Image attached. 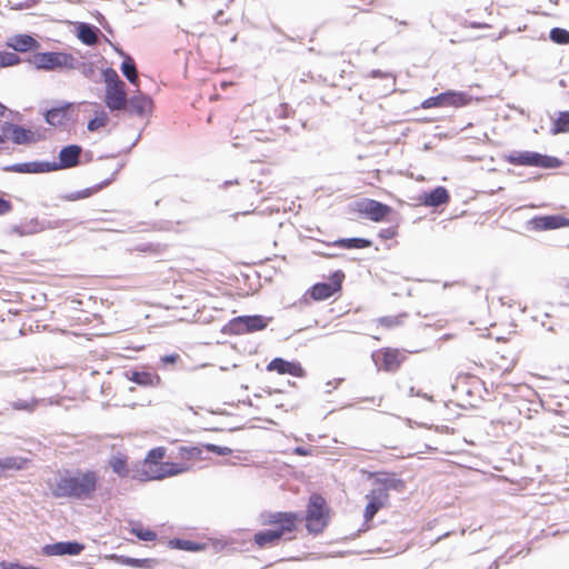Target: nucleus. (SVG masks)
Here are the masks:
<instances>
[{
	"label": "nucleus",
	"mask_w": 569,
	"mask_h": 569,
	"mask_svg": "<svg viewBox=\"0 0 569 569\" xmlns=\"http://www.w3.org/2000/svg\"><path fill=\"white\" fill-rule=\"evenodd\" d=\"M52 497L74 500L91 499L98 488V475L94 471L60 470L48 480Z\"/></svg>",
	"instance_id": "f257e3e1"
},
{
	"label": "nucleus",
	"mask_w": 569,
	"mask_h": 569,
	"mask_svg": "<svg viewBox=\"0 0 569 569\" xmlns=\"http://www.w3.org/2000/svg\"><path fill=\"white\" fill-rule=\"evenodd\" d=\"M164 455L166 449L163 447H157L149 451L142 463V480H160L166 477L182 473L189 469L186 465L161 462Z\"/></svg>",
	"instance_id": "f03ea898"
},
{
	"label": "nucleus",
	"mask_w": 569,
	"mask_h": 569,
	"mask_svg": "<svg viewBox=\"0 0 569 569\" xmlns=\"http://www.w3.org/2000/svg\"><path fill=\"white\" fill-rule=\"evenodd\" d=\"M297 515L293 512H273L268 516L267 523L274 526L254 535V542L259 547H267L278 541L284 533L296 529Z\"/></svg>",
	"instance_id": "7ed1b4c3"
},
{
	"label": "nucleus",
	"mask_w": 569,
	"mask_h": 569,
	"mask_svg": "<svg viewBox=\"0 0 569 569\" xmlns=\"http://www.w3.org/2000/svg\"><path fill=\"white\" fill-rule=\"evenodd\" d=\"M503 158L508 163L513 166L553 169L561 164V161L558 158L535 151H511Z\"/></svg>",
	"instance_id": "20e7f679"
},
{
	"label": "nucleus",
	"mask_w": 569,
	"mask_h": 569,
	"mask_svg": "<svg viewBox=\"0 0 569 569\" xmlns=\"http://www.w3.org/2000/svg\"><path fill=\"white\" fill-rule=\"evenodd\" d=\"M31 63L43 70L68 69L77 66V58L66 52H39L33 56Z\"/></svg>",
	"instance_id": "39448f33"
},
{
	"label": "nucleus",
	"mask_w": 569,
	"mask_h": 569,
	"mask_svg": "<svg viewBox=\"0 0 569 569\" xmlns=\"http://www.w3.org/2000/svg\"><path fill=\"white\" fill-rule=\"evenodd\" d=\"M267 326L268 319L262 316H240L229 321L227 329L230 333L242 335L246 332L263 330Z\"/></svg>",
	"instance_id": "423d86ee"
},
{
	"label": "nucleus",
	"mask_w": 569,
	"mask_h": 569,
	"mask_svg": "<svg viewBox=\"0 0 569 569\" xmlns=\"http://www.w3.org/2000/svg\"><path fill=\"white\" fill-rule=\"evenodd\" d=\"M325 499L312 495L307 511V528L311 532H319L325 526Z\"/></svg>",
	"instance_id": "0eeeda50"
},
{
	"label": "nucleus",
	"mask_w": 569,
	"mask_h": 569,
	"mask_svg": "<svg viewBox=\"0 0 569 569\" xmlns=\"http://www.w3.org/2000/svg\"><path fill=\"white\" fill-rule=\"evenodd\" d=\"M82 148L78 144H69L63 147L59 152V162H49V172L73 168L79 163Z\"/></svg>",
	"instance_id": "6e6552de"
},
{
	"label": "nucleus",
	"mask_w": 569,
	"mask_h": 569,
	"mask_svg": "<svg viewBox=\"0 0 569 569\" xmlns=\"http://www.w3.org/2000/svg\"><path fill=\"white\" fill-rule=\"evenodd\" d=\"M569 226V219L561 216H537L526 222L527 230L545 231Z\"/></svg>",
	"instance_id": "1a4fd4ad"
},
{
	"label": "nucleus",
	"mask_w": 569,
	"mask_h": 569,
	"mask_svg": "<svg viewBox=\"0 0 569 569\" xmlns=\"http://www.w3.org/2000/svg\"><path fill=\"white\" fill-rule=\"evenodd\" d=\"M345 274L341 271H337L332 274L330 282L316 283L311 288V297L315 300L321 301L330 298L337 291L341 289L342 279Z\"/></svg>",
	"instance_id": "9d476101"
},
{
	"label": "nucleus",
	"mask_w": 569,
	"mask_h": 569,
	"mask_svg": "<svg viewBox=\"0 0 569 569\" xmlns=\"http://www.w3.org/2000/svg\"><path fill=\"white\" fill-rule=\"evenodd\" d=\"M372 359L379 369L396 371L405 360V356H402L399 350L386 349L373 353Z\"/></svg>",
	"instance_id": "9b49d317"
},
{
	"label": "nucleus",
	"mask_w": 569,
	"mask_h": 569,
	"mask_svg": "<svg viewBox=\"0 0 569 569\" xmlns=\"http://www.w3.org/2000/svg\"><path fill=\"white\" fill-rule=\"evenodd\" d=\"M358 210L376 222L382 221L391 212L389 206L371 199L358 202Z\"/></svg>",
	"instance_id": "f8f14e48"
},
{
	"label": "nucleus",
	"mask_w": 569,
	"mask_h": 569,
	"mask_svg": "<svg viewBox=\"0 0 569 569\" xmlns=\"http://www.w3.org/2000/svg\"><path fill=\"white\" fill-rule=\"evenodd\" d=\"M127 100L126 84L106 88L104 102L111 111L123 110L127 107Z\"/></svg>",
	"instance_id": "ddd939ff"
},
{
	"label": "nucleus",
	"mask_w": 569,
	"mask_h": 569,
	"mask_svg": "<svg viewBox=\"0 0 569 569\" xmlns=\"http://www.w3.org/2000/svg\"><path fill=\"white\" fill-rule=\"evenodd\" d=\"M366 499L368 503L365 509L363 517L367 521L371 520L377 512L387 507L389 502V493H385L380 490H371L368 495H366Z\"/></svg>",
	"instance_id": "4468645a"
},
{
	"label": "nucleus",
	"mask_w": 569,
	"mask_h": 569,
	"mask_svg": "<svg viewBox=\"0 0 569 569\" xmlns=\"http://www.w3.org/2000/svg\"><path fill=\"white\" fill-rule=\"evenodd\" d=\"M84 549V546L77 541H60L51 545H46L42 552L46 556H77Z\"/></svg>",
	"instance_id": "2eb2a0df"
},
{
	"label": "nucleus",
	"mask_w": 569,
	"mask_h": 569,
	"mask_svg": "<svg viewBox=\"0 0 569 569\" xmlns=\"http://www.w3.org/2000/svg\"><path fill=\"white\" fill-rule=\"evenodd\" d=\"M268 371H277L280 375H291L293 377H303L305 370L296 361H288L283 358H274L267 365Z\"/></svg>",
	"instance_id": "dca6fc26"
},
{
	"label": "nucleus",
	"mask_w": 569,
	"mask_h": 569,
	"mask_svg": "<svg viewBox=\"0 0 569 569\" xmlns=\"http://www.w3.org/2000/svg\"><path fill=\"white\" fill-rule=\"evenodd\" d=\"M2 132L4 134L9 133L12 142L16 144H29L36 141L34 133L31 130L11 122L3 123Z\"/></svg>",
	"instance_id": "f3484780"
},
{
	"label": "nucleus",
	"mask_w": 569,
	"mask_h": 569,
	"mask_svg": "<svg viewBox=\"0 0 569 569\" xmlns=\"http://www.w3.org/2000/svg\"><path fill=\"white\" fill-rule=\"evenodd\" d=\"M128 111L139 117H146L152 110L153 102L147 94L139 92L127 100Z\"/></svg>",
	"instance_id": "a211bd4d"
},
{
	"label": "nucleus",
	"mask_w": 569,
	"mask_h": 569,
	"mask_svg": "<svg viewBox=\"0 0 569 569\" xmlns=\"http://www.w3.org/2000/svg\"><path fill=\"white\" fill-rule=\"evenodd\" d=\"M49 161H31L23 163H14L2 168L6 172L18 173H44L49 172Z\"/></svg>",
	"instance_id": "6ab92c4d"
},
{
	"label": "nucleus",
	"mask_w": 569,
	"mask_h": 569,
	"mask_svg": "<svg viewBox=\"0 0 569 569\" xmlns=\"http://www.w3.org/2000/svg\"><path fill=\"white\" fill-rule=\"evenodd\" d=\"M127 377L141 387H157L160 383V377L149 371L132 370L127 372Z\"/></svg>",
	"instance_id": "aec40b11"
},
{
	"label": "nucleus",
	"mask_w": 569,
	"mask_h": 569,
	"mask_svg": "<svg viewBox=\"0 0 569 569\" xmlns=\"http://www.w3.org/2000/svg\"><path fill=\"white\" fill-rule=\"evenodd\" d=\"M375 488L372 490H380L389 493L390 490L402 491L405 483L401 479L389 476H377L373 481Z\"/></svg>",
	"instance_id": "412c9836"
},
{
	"label": "nucleus",
	"mask_w": 569,
	"mask_h": 569,
	"mask_svg": "<svg viewBox=\"0 0 569 569\" xmlns=\"http://www.w3.org/2000/svg\"><path fill=\"white\" fill-rule=\"evenodd\" d=\"M100 33L99 28L92 24L81 22L78 26V38L87 46H94Z\"/></svg>",
	"instance_id": "4be33fe9"
},
{
	"label": "nucleus",
	"mask_w": 569,
	"mask_h": 569,
	"mask_svg": "<svg viewBox=\"0 0 569 569\" xmlns=\"http://www.w3.org/2000/svg\"><path fill=\"white\" fill-rule=\"evenodd\" d=\"M118 53L123 57V61L121 63V72L131 84L137 86L139 82V76L133 59L122 50H118Z\"/></svg>",
	"instance_id": "5701e85b"
},
{
	"label": "nucleus",
	"mask_w": 569,
	"mask_h": 569,
	"mask_svg": "<svg viewBox=\"0 0 569 569\" xmlns=\"http://www.w3.org/2000/svg\"><path fill=\"white\" fill-rule=\"evenodd\" d=\"M449 193L445 187H437L423 197V202L429 207H439L449 202Z\"/></svg>",
	"instance_id": "b1692460"
},
{
	"label": "nucleus",
	"mask_w": 569,
	"mask_h": 569,
	"mask_svg": "<svg viewBox=\"0 0 569 569\" xmlns=\"http://www.w3.org/2000/svg\"><path fill=\"white\" fill-rule=\"evenodd\" d=\"M70 103H67L63 107H57L47 110L44 113L46 122L52 127H59L64 124V122L67 121V111L70 108Z\"/></svg>",
	"instance_id": "393cba45"
},
{
	"label": "nucleus",
	"mask_w": 569,
	"mask_h": 569,
	"mask_svg": "<svg viewBox=\"0 0 569 569\" xmlns=\"http://www.w3.org/2000/svg\"><path fill=\"white\" fill-rule=\"evenodd\" d=\"M28 460L22 457H4L0 458V478L8 471L22 470L26 468Z\"/></svg>",
	"instance_id": "a878e982"
},
{
	"label": "nucleus",
	"mask_w": 569,
	"mask_h": 569,
	"mask_svg": "<svg viewBox=\"0 0 569 569\" xmlns=\"http://www.w3.org/2000/svg\"><path fill=\"white\" fill-rule=\"evenodd\" d=\"M9 46L16 51L26 52L37 48L39 44L36 39L28 34H18L11 38Z\"/></svg>",
	"instance_id": "bb28decb"
},
{
	"label": "nucleus",
	"mask_w": 569,
	"mask_h": 569,
	"mask_svg": "<svg viewBox=\"0 0 569 569\" xmlns=\"http://www.w3.org/2000/svg\"><path fill=\"white\" fill-rule=\"evenodd\" d=\"M443 107H461L469 102L467 93L457 91H446L441 93Z\"/></svg>",
	"instance_id": "cd10ccee"
},
{
	"label": "nucleus",
	"mask_w": 569,
	"mask_h": 569,
	"mask_svg": "<svg viewBox=\"0 0 569 569\" xmlns=\"http://www.w3.org/2000/svg\"><path fill=\"white\" fill-rule=\"evenodd\" d=\"M109 182H110V180H106L102 183L97 184V186H94L92 188H87V189H83V190H80V191L71 192V193L64 196V199L68 200V201H76V200H79V199L88 198V197L92 196L94 192L99 191L104 186L109 184Z\"/></svg>",
	"instance_id": "c85d7f7f"
},
{
	"label": "nucleus",
	"mask_w": 569,
	"mask_h": 569,
	"mask_svg": "<svg viewBox=\"0 0 569 569\" xmlns=\"http://www.w3.org/2000/svg\"><path fill=\"white\" fill-rule=\"evenodd\" d=\"M336 244L347 249H363L371 246V241L363 238H347L336 241Z\"/></svg>",
	"instance_id": "c756f323"
},
{
	"label": "nucleus",
	"mask_w": 569,
	"mask_h": 569,
	"mask_svg": "<svg viewBox=\"0 0 569 569\" xmlns=\"http://www.w3.org/2000/svg\"><path fill=\"white\" fill-rule=\"evenodd\" d=\"M109 466L114 473L120 477H126L129 473L127 459L123 456H113L109 460Z\"/></svg>",
	"instance_id": "7c9ffc66"
},
{
	"label": "nucleus",
	"mask_w": 569,
	"mask_h": 569,
	"mask_svg": "<svg viewBox=\"0 0 569 569\" xmlns=\"http://www.w3.org/2000/svg\"><path fill=\"white\" fill-rule=\"evenodd\" d=\"M551 131L553 134L569 132V111L559 112Z\"/></svg>",
	"instance_id": "2f4dec72"
},
{
	"label": "nucleus",
	"mask_w": 569,
	"mask_h": 569,
	"mask_svg": "<svg viewBox=\"0 0 569 569\" xmlns=\"http://www.w3.org/2000/svg\"><path fill=\"white\" fill-rule=\"evenodd\" d=\"M170 543L180 550L186 551H198L202 549V546L198 542L191 541V540H184V539H174L171 540Z\"/></svg>",
	"instance_id": "473e14b6"
},
{
	"label": "nucleus",
	"mask_w": 569,
	"mask_h": 569,
	"mask_svg": "<svg viewBox=\"0 0 569 569\" xmlns=\"http://www.w3.org/2000/svg\"><path fill=\"white\" fill-rule=\"evenodd\" d=\"M107 122L108 114L106 113V111H100L97 112L96 117L88 122L87 128L89 131H97L98 129L104 127Z\"/></svg>",
	"instance_id": "72a5a7b5"
},
{
	"label": "nucleus",
	"mask_w": 569,
	"mask_h": 569,
	"mask_svg": "<svg viewBox=\"0 0 569 569\" xmlns=\"http://www.w3.org/2000/svg\"><path fill=\"white\" fill-rule=\"evenodd\" d=\"M550 39L558 44L569 43V31L561 28H552L550 30Z\"/></svg>",
	"instance_id": "f704fd0d"
},
{
	"label": "nucleus",
	"mask_w": 569,
	"mask_h": 569,
	"mask_svg": "<svg viewBox=\"0 0 569 569\" xmlns=\"http://www.w3.org/2000/svg\"><path fill=\"white\" fill-rule=\"evenodd\" d=\"M103 78H104V82H106V88L107 87H112V86H124L126 83L119 78L118 73L116 72V70L111 69V68H107L104 71H103Z\"/></svg>",
	"instance_id": "c9c22d12"
},
{
	"label": "nucleus",
	"mask_w": 569,
	"mask_h": 569,
	"mask_svg": "<svg viewBox=\"0 0 569 569\" xmlns=\"http://www.w3.org/2000/svg\"><path fill=\"white\" fill-rule=\"evenodd\" d=\"M202 450L199 447H180L179 455L182 458L187 459H199L201 457Z\"/></svg>",
	"instance_id": "e433bc0d"
},
{
	"label": "nucleus",
	"mask_w": 569,
	"mask_h": 569,
	"mask_svg": "<svg viewBox=\"0 0 569 569\" xmlns=\"http://www.w3.org/2000/svg\"><path fill=\"white\" fill-rule=\"evenodd\" d=\"M132 532L143 541H153L157 538L156 532L149 529L133 528Z\"/></svg>",
	"instance_id": "4c0bfd02"
},
{
	"label": "nucleus",
	"mask_w": 569,
	"mask_h": 569,
	"mask_svg": "<svg viewBox=\"0 0 569 569\" xmlns=\"http://www.w3.org/2000/svg\"><path fill=\"white\" fill-rule=\"evenodd\" d=\"M72 69L79 70L86 78H91L94 73V68L91 63H86L77 59V66Z\"/></svg>",
	"instance_id": "58836bf2"
},
{
	"label": "nucleus",
	"mask_w": 569,
	"mask_h": 569,
	"mask_svg": "<svg viewBox=\"0 0 569 569\" xmlns=\"http://www.w3.org/2000/svg\"><path fill=\"white\" fill-rule=\"evenodd\" d=\"M37 401H27V400H17L11 403V407L16 410H26L33 411L36 408Z\"/></svg>",
	"instance_id": "ea45409f"
},
{
	"label": "nucleus",
	"mask_w": 569,
	"mask_h": 569,
	"mask_svg": "<svg viewBox=\"0 0 569 569\" xmlns=\"http://www.w3.org/2000/svg\"><path fill=\"white\" fill-rule=\"evenodd\" d=\"M19 61H20L19 56L13 52H7V53L2 54L0 58L1 66H3V67L14 66V64L19 63Z\"/></svg>",
	"instance_id": "a19ab883"
},
{
	"label": "nucleus",
	"mask_w": 569,
	"mask_h": 569,
	"mask_svg": "<svg viewBox=\"0 0 569 569\" xmlns=\"http://www.w3.org/2000/svg\"><path fill=\"white\" fill-rule=\"evenodd\" d=\"M204 448L208 451L217 453L219 456H228L232 452V450L229 447L217 446L213 443H207L204 445Z\"/></svg>",
	"instance_id": "79ce46f5"
},
{
	"label": "nucleus",
	"mask_w": 569,
	"mask_h": 569,
	"mask_svg": "<svg viewBox=\"0 0 569 569\" xmlns=\"http://www.w3.org/2000/svg\"><path fill=\"white\" fill-rule=\"evenodd\" d=\"M442 99H443V97H441V93H440L436 97H430V98L426 99L421 106L425 109L433 108V107H443Z\"/></svg>",
	"instance_id": "37998d69"
},
{
	"label": "nucleus",
	"mask_w": 569,
	"mask_h": 569,
	"mask_svg": "<svg viewBox=\"0 0 569 569\" xmlns=\"http://www.w3.org/2000/svg\"><path fill=\"white\" fill-rule=\"evenodd\" d=\"M379 322L388 328H392L395 326L400 325V317H382L379 319Z\"/></svg>",
	"instance_id": "c03bdc74"
},
{
	"label": "nucleus",
	"mask_w": 569,
	"mask_h": 569,
	"mask_svg": "<svg viewBox=\"0 0 569 569\" xmlns=\"http://www.w3.org/2000/svg\"><path fill=\"white\" fill-rule=\"evenodd\" d=\"M180 359L178 353L166 355L160 358V361L163 366L174 365Z\"/></svg>",
	"instance_id": "a18cd8bd"
},
{
	"label": "nucleus",
	"mask_w": 569,
	"mask_h": 569,
	"mask_svg": "<svg viewBox=\"0 0 569 569\" xmlns=\"http://www.w3.org/2000/svg\"><path fill=\"white\" fill-rule=\"evenodd\" d=\"M11 210V203L0 198V214H6Z\"/></svg>",
	"instance_id": "49530a36"
},
{
	"label": "nucleus",
	"mask_w": 569,
	"mask_h": 569,
	"mask_svg": "<svg viewBox=\"0 0 569 569\" xmlns=\"http://www.w3.org/2000/svg\"><path fill=\"white\" fill-rule=\"evenodd\" d=\"M293 452L299 456H308L311 453V449L306 447H296Z\"/></svg>",
	"instance_id": "de8ad7c7"
},
{
	"label": "nucleus",
	"mask_w": 569,
	"mask_h": 569,
	"mask_svg": "<svg viewBox=\"0 0 569 569\" xmlns=\"http://www.w3.org/2000/svg\"><path fill=\"white\" fill-rule=\"evenodd\" d=\"M380 236L383 238V239H390L395 236V231L392 229H385L380 232Z\"/></svg>",
	"instance_id": "09e8293b"
},
{
	"label": "nucleus",
	"mask_w": 569,
	"mask_h": 569,
	"mask_svg": "<svg viewBox=\"0 0 569 569\" xmlns=\"http://www.w3.org/2000/svg\"><path fill=\"white\" fill-rule=\"evenodd\" d=\"M27 370L26 369H22V370H13V371H4L2 372V376L4 377H10V376H17L18 373L20 372H26Z\"/></svg>",
	"instance_id": "8fccbe9b"
},
{
	"label": "nucleus",
	"mask_w": 569,
	"mask_h": 569,
	"mask_svg": "<svg viewBox=\"0 0 569 569\" xmlns=\"http://www.w3.org/2000/svg\"><path fill=\"white\" fill-rule=\"evenodd\" d=\"M222 17H223V11L222 10H219L216 14H214V21L218 22V23H224V21L222 20Z\"/></svg>",
	"instance_id": "3c124183"
},
{
	"label": "nucleus",
	"mask_w": 569,
	"mask_h": 569,
	"mask_svg": "<svg viewBox=\"0 0 569 569\" xmlns=\"http://www.w3.org/2000/svg\"><path fill=\"white\" fill-rule=\"evenodd\" d=\"M8 569H21V565H19V563H8Z\"/></svg>",
	"instance_id": "603ef678"
},
{
	"label": "nucleus",
	"mask_w": 569,
	"mask_h": 569,
	"mask_svg": "<svg viewBox=\"0 0 569 569\" xmlns=\"http://www.w3.org/2000/svg\"><path fill=\"white\" fill-rule=\"evenodd\" d=\"M6 111H7L6 106H3L2 103H0V117H3V116H4V113H6Z\"/></svg>",
	"instance_id": "864d4df0"
},
{
	"label": "nucleus",
	"mask_w": 569,
	"mask_h": 569,
	"mask_svg": "<svg viewBox=\"0 0 569 569\" xmlns=\"http://www.w3.org/2000/svg\"><path fill=\"white\" fill-rule=\"evenodd\" d=\"M127 562L136 566L139 562V560L138 559L128 558Z\"/></svg>",
	"instance_id": "5fc2aeb1"
},
{
	"label": "nucleus",
	"mask_w": 569,
	"mask_h": 569,
	"mask_svg": "<svg viewBox=\"0 0 569 569\" xmlns=\"http://www.w3.org/2000/svg\"><path fill=\"white\" fill-rule=\"evenodd\" d=\"M0 569H8V563L0 562Z\"/></svg>",
	"instance_id": "6e6d98bb"
},
{
	"label": "nucleus",
	"mask_w": 569,
	"mask_h": 569,
	"mask_svg": "<svg viewBox=\"0 0 569 569\" xmlns=\"http://www.w3.org/2000/svg\"><path fill=\"white\" fill-rule=\"evenodd\" d=\"M4 142V133L0 134V143Z\"/></svg>",
	"instance_id": "4d7b16f0"
},
{
	"label": "nucleus",
	"mask_w": 569,
	"mask_h": 569,
	"mask_svg": "<svg viewBox=\"0 0 569 569\" xmlns=\"http://www.w3.org/2000/svg\"><path fill=\"white\" fill-rule=\"evenodd\" d=\"M233 182L232 181H226L224 184L226 186H229V184H232Z\"/></svg>",
	"instance_id": "13d9d810"
},
{
	"label": "nucleus",
	"mask_w": 569,
	"mask_h": 569,
	"mask_svg": "<svg viewBox=\"0 0 569 569\" xmlns=\"http://www.w3.org/2000/svg\"><path fill=\"white\" fill-rule=\"evenodd\" d=\"M399 24L406 26L407 22L406 21H399Z\"/></svg>",
	"instance_id": "bf43d9fd"
},
{
	"label": "nucleus",
	"mask_w": 569,
	"mask_h": 569,
	"mask_svg": "<svg viewBox=\"0 0 569 569\" xmlns=\"http://www.w3.org/2000/svg\"><path fill=\"white\" fill-rule=\"evenodd\" d=\"M413 393H415V389H413V388H411V389H410V395H413Z\"/></svg>",
	"instance_id": "052dcab7"
}]
</instances>
